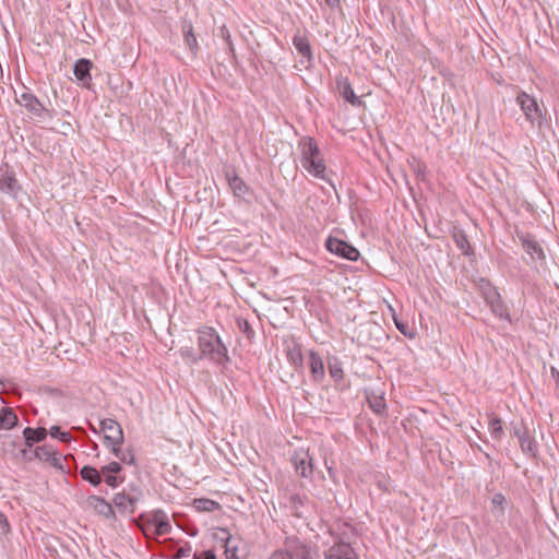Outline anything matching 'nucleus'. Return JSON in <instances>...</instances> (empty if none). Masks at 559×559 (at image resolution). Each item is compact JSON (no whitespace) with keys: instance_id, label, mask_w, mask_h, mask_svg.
Segmentation results:
<instances>
[{"instance_id":"1","label":"nucleus","mask_w":559,"mask_h":559,"mask_svg":"<svg viewBox=\"0 0 559 559\" xmlns=\"http://www.w3.org/2000/svg\"><path fill=\"white\" fill-rule=\"evenodd\" d=\"M198 345L202 359H207L219 366L229 362L227 347L214 328L202 326L198 329Z\"/></svg>"},{"instance_id":"2","label":"nucleus","mask_w":559,"mask_h":559,"mask_svg":"<svg viewBox=\"0 0 559 559\" xmlns=\"http://www.w3.org/2000/svg\"><path fill=\"white\" fill-rule=\"evenodd\" d=\"M299 148L301 151L302 167L316 178L328 180V171L322 153L313 139L309 136L300 139Z\"/></svg>"},{"instance_id":"3","label":"nucleus","mask_w":559,"mask_h":559,"mask_svg":"<svg viewBox=\"0 0 559 559\" xmlns=\"http://www.w3.org/2000/svg\"><path fill=\"white\" fill-rule=\"evenodd\" d=\"M140 520V527L147 538L168 534L171 530L168 514L159 509L141 515Z\"/></svg>"},{"instance_id":"4","label":"nucleus","mask_w":559,"mask_h":559,"mask_svg":"<svg viewBox=\"0 0 559 559\" xmlns=\"http://www.w3.org/2000/svg\"><path fill=\"white\" fill-rule=\"evenodd\" d=\"M481 294L487 306L496 317L507 321L511 320L508 307L495 287H492L490 284H487L483 287Z\"/></svg>"},{"instance_id":"5","label":"nucleus","mask_w":559,"mask_h":559,"mask_svg":"<svg viewBox=\"0 0 559 559\" xmlns=\"http://www.w3.org/2000/svg\"><path fill=\"white\" fill-rule=\"evenodd\" d=\"M516 104L521 107L526 120L532 126H540L543 122V112L537 100L525 92H520L516 96Z\"/></svg>"},{"instance_id":"6","label":"nucleus","mask_w":559,"mask_h":559,"mask_svg":"<svg viewBox=\"0 0 559 559\" xmlns=\"http://www.w3.org/2000/svg\"><path fill=\"white\" fill-rule=\"evenodd\" d=\"M292 463L296 473L304 478L311 477L313 473V459L308 450L298 449L292 456Z\"/></svg>"},{"instance_id":"7","label":"nucleus","mask_w":559,"mask_h":559,"mask_svg":"<svg viewBox=\"0 0 559 559\" xmlns=\"http://www.w3.org/2000/svg\"><path fill=\"white\" fill-rule=\"evenodd\" d=\"M325 247L331 253L340 255L349 261H357L359 258V251L354 246L337 238H328Z\"/></svg>"},{"instance_id":"8","label":"nucleus","mask_w":559,"mask_h":559,"mask_svg":"<svg viewBox=\"0 0 559 559\" xmlns=\"http://www.w3.org/2000/svg\"><path fill=\"white\" fill-rule=\"evenodd\" d=\"M141 488H135L134 492H127L123 490L115 495L114 504L121 512L133 513L135 511V506L141 500Z\"/></svg>"},{"instance_id":"9","label":"nucleus","mask_w":559,"mask_h":559,"mask_svg":"<svg viewBox=\"0 0 559 559\" xmlns=\"http://www.w3.org/2000/svg\"><path fill=\"white\" fill-rule=\"evenodd\" d=\"M100 429L104 432L105 444L121 445L123 442V432L120 425L110 418L103 419L100 421Z\"/></svg>"},{"instance_id":"10","label":"nucleus","mask_w":559,"mask_h":559,"mask_svg":"<svg viewBox=\"0 0 559 559\" xmlns=\"http://www.w3.org/2000/svg\"><path fill=\"white\" fill-rule=\"evenodd\" d=\"M16 102L21 106L26 108L35 117L40 118L46 111L44 105L37 99V97L34 94L29 92H23L20 95H17Z\"/></svg>"},{"instance_id":"11","label":"nucleus","mask_w":559,"mask_h":559,"mask_svg":"<svg viewBox=\"0 0 559 559\" xmlns=\"http://www.w3.org/2000/svg\"><path fill=\"white\" fill-rule=\"evenodd\" d=\"M325 559H358L350 545L338 543L324 554Z\"/></svg>"},{"instance_id":"12","label":"nucleus","mask_w":559,"mask_h":559,"mask_svg":"<svg viewBox=\"0 0 559 559\" xmlns=\"http://www.w3.org/2000/svg\"><path fill=\"white\" fill-rule=\"evenodd\" d=\"M92 67V61L85 58H81L74 63L73 73L78 81H80L84 86H87L92 81L90 73Z\"/></svg>"},{"instance_id":"13","label":"nucleus","mask_w":559,"mask_h":559,"mask_svg":"<svg viewBox=\"0 0 559 559\" xmlns=\"http://www.w3.org/2000/svg\"><path fill=\"white\" fill-rule=\"evenodd\" d=\"M514 433L519 438L522 451L532 456H535L537 453V443L534 440V438L531 437L528 431L526 429H524L523 431L521 429H515Z\"/></svg>"},{"instance_id":"14","label":"nucleus","mask_w":559,"mask_h":559,"mask_svg":"<svg viewBox=\"0 0 559 559\" xmlns=\"http://www.w3.org/2000/svg\"><path fill=\"white\" fill-rule=\"evenodd\" d=\"M86 506L106 518H110L114 514L112 506L98 496H90L86 499Z\"/></svg>"},{"instance_id":"15","label":"nucleus","mask_w":559,"mask_h":559,"mask_svg":"<svg viewBox=\"0 0 559 559\" xmlns=\"http://www.w3.org/2000/svg\"><path fill=\"white\" fill-rule=\"evenodd\" d=\"M309 367L316 381H321L324 378L323 360L314 350L309 352Z\"/></svg>"},{"instance_id":"16","label":"nucleus","mask_w":559,"mask_h":559,"mask_svg":"<svg viewBox=\"0 0 559 559\" xmlns=\"http://www.w3.org/2000/svg\"><path fill=\"white\" fill-rule=\"evenodd\" d=\"M226 177L228 180V185H229L235 197L243 198L248 193V191H249L248 186L235 173H233V174L227 173Z\"/></svg>"},{"instance_id":"17","label":"nucleus","mask_w":559,"mask_h":559,"mask_svg":"<svg viewBox=\"0 0 559 559\" xmlns=\"http://www.w3.org/2000/svg\"><path fill=\"white\" fill-rule=\"evenodd\" d=\"M23 437L25 439V444L27 448H32L34 443L43 441L47 437L46 428H31L26 427L23 430Z\"/></svg>"},{"instance_id":"18","label":"nucleus","mask_w":559,"mask_h":559,"mask_svg":"<svg viewBox=\"0 0 559 559\" xmlns=\"http://www.w3.org/2000/svg\"><path fill=\"white\" fill-rule=\"evenodd\" d=\"M522 246L527 254L531 255L532 259L536 260H544L545 259V252L540 245L532 239L531 237H523L522 238Z\"/></svg>"},{"instance_id":"19","label":"nucleus","mask_w":559,"mask_h":559,"mask_svg":"<svg viewBox=\"0 0 559 559\" xmlns=\"http://www.w3.org/2000/svg\"><path fill=\"white\" fill-rule=\"evenodd\" d=\"M337 88L343 98L352 105H360V99L354 93V90L347 79H341L337 81Z\"/></svg>"},{"instance_id":"20","label":"nucleus","mask_w":559,"mask_h":559,"mask_svg":"<svg viewBox=\"0 0 559 559\" xmlns=\"http://www.w3.org/2000/svg\"><path fill=\"white\" fill-rule=\"evenodd\" d=\"M293 44L302 57L307 58L309 61L312 59L310 44L305 34H301L300 32L296 33L293 37Z\"/></svg>"},{"instance_id":"21","label":"nucleus","mask_w":559,"mask_h":559,"mask_svg":"<svg viewBox=\"0 0 559 559\" xmlns=\"http://www.w3.org/2000/svg\"><path fill=\"white\" fill-rule=\"evenodd\" d=\"M0 190L9 195L15 197L19 190V183L12 174L4 173L0 175Z\"/></svg>"},{"instance_id":"22","label":"nucleus","mask_w":559,"mask_h":559,"mask_svg":"<svg viewBox=\"0 0 559 559\" xmlns=\"http://www.w3.org/2000/svg\"><path fill=\"white\" fill-rule=\"evenodd\" d=\"M17 416L11 407H3L0 411V430H8L17 424Z\"/></svg>"},{"instance_id":"23","label":"nucleus","mask_w":559,"mask_h":559,"mask_svg":"<svg viewBox=\"0 0 559 559\" xmlns=\"http://www.w3.org/2000/svg\"><path fill=\"white\" fill-rule=\"evenodd\" d=\"M80 475L83 480L88 481L93 486H98L102 483V469L98 471L93 466H83L80 471Z\"/></svg>"},{"instance_id":"24","label":"nucleus","mask_w":559,"mask_h":559,"mask_svg":"<svg viewBox=\"0 0 559 559\" xmlns=\"http://www.w3.org/2000/svg\"><path fill=\"white\" fill-rule=\"evenodd\" d=\"M109 448L120 462L129 465L135 463V455L131 449H121V445H110Z\"/></svg>"},{"instance_id":"25","label":"nucleus","mask_w":559,"mask_h":559,"mask_svg":"<svg viewBox=\"0 0 559 559\" xmlns=\"http://www.w3.org/2000/svg\"><path fill=\"white\" fill-rule=\"evenodd\" d=\"M178 353L185 362L189 365H194L202 359L200 350L197 352L192 346H183Z\"/></svg>"},{"instance_id":"26","label":"nucleus","mask_w":559,"mask_h":559,"mask_svg":"<svg viewBox=\"0 0 559 559\" xmlns=\"http://www.w3.org/2000/svg\"><path fill=\"white\" fill-rule=\"evenodd\" d=\"M453 240L456 247L462 251V253L466 255L472 253V247L469 245L467 236L463 230H455L453 233Z\"/></svg>"},{"instance_id":"27","label":"nucleus","mask_w":559,"mask_h":559,"mask_svg":"<svg viewBox=\"0 0 559 559\" xmlns=\"http://www.w3.org/2000/svg\"><path fill=\"white\" fill-rule=\"evenodd\" d=\"M287 551L294 555V559H312L310 557V549L305 544L292 545Z\"/></svg>"},{"instance_id":"28","label":"nucleus","mask_w":559,"mask_h":559,"mask_svg":"<svg viewBox=\"0 0 559 559\" xmlns=\"http://www.w3.org/2000/svg\"><path fill=\"white\" fill-rule=\"evenodd\" d=\"M328 365L330 376L336 381L341 380L343 378V367L341 361L336 357H333L329 359Z\"/></svg>"},{"instance_id":"29","label":"nucleus","mask_w":559,"mask_h":559,"mask_svg":"<svg viewBox=\"0 0 559 559\" xmlns=\"http://www.w3.org/2000/svg\"><path fill=\"white\" fill-rule=\"evenodd\" d=\"M194 507L199 511L212 512V511H215L216 509H218L219 504L213 500L203 498V499H195Z\"/></svg>"},{"instance_id":"30","label":"nucleus","mask_w":559,"mask_h":559,"mask_svg":"<svg viewBox=\"0 0 559 559\" xmlns=\"http://www.w3.org/2000/svg\"><path fill=\"white\" fill-rule=\"evenodd\" d=\"M34 455L40 461L48 462L55 455V451L50 445H41L34 450Z\"/></svg>"},{"instance_id":"31","label":"nucleus","mask_w":559,"mask_h":559,"mask_svg":"<svg viewBox=\"0 0 559 559\" xmlns=\"http://www.w3.org/2000/svg\"><path fill=\"white\" fill-rule=\"evenodd\" d=\"M490 435L495 439H500L502 436V423L499 418H493L489 423Z\"/></svg>"},{"instance_id":"32","label":"nucleus","mask_w":559,"mask_h":559,"mask_svg":"<svg viewBox=\"0 0 559 559\" xmlns=\"http://www.w3.org/2000/svg\"><path fill=\"white\" fill-rule=\"evenodd\" d=\"M237 551H238L237 545L234 543V540L230 537H228L226 539V545H225L226 559H239Z\"/></svg>"},{"instance_id":"33","label":"nucleus","mask_w":559,"mask_h":559,"mask_svg":"<svg viewBox=\"0 0 559 559\" xmlns=\"http://www.w3.org/2000/svg\"><path fill=\"white\" fill-rule=\"evenodd\" d=\"M370 407L377 414H382L385 408V401L382 396H374L369 400Z\"/></svg>"},{"instance_id":"34","label":"nucleus","mask_w":559,"mask_h":559,"mask_svg":"<svg viewBox=\"0 0 559 559\" xmlns=\"http://www.w3.org/2000/svg\"><path fill=\"white\" fill-rule=\"evenodd\" d=\"M50 436L52 438H57V439H59L60 441H63V442H68V441L71 440L70 433L66 432V431H61L59 426H52L50 428Z\"/></svg>"},{"instance_id":"35","label":"nucleus","mask_w":559,"mask_h":559,"mask_svg":"<svg viewBox=\"0 0 559 559\" xmlns=\"http://www.w3.org/2000/svg\"><path fill=\"white\" fill-rule=\"evenodd\" d=\"M122 467L118 462H110L109 464L102 467V474L119 475Z\"/></svg>"},{"instance_id":"36","label":"nucleus","mask_w":559,"mask_h":559,"mask_svg":"<svg viewBox=\"0 0 559 559\" xmlns=\"http://www.w3.org/2000/svg\"><path fill=\"white\" fill-rule=\"evenodd\" d=\"M185 32V41H186V45L191 48V49H194L198 47V41H197V38L193 34V31H192V26L190 25L188 29H183Z\"/></svg>"},{"instance_id":"37","label":"nucleus","mask_w":559,"mask_h":559,"mask_svg":"<svg viewBox=\"0 0 559 559\" xmlns=\"http://www.w3.org/2000/svg\"><path fill=\"white\" fill-rule=\"evenodd\" d=\"M103 476L105 477V483L112 487V488H116L118 487L120 484L123 483V477H121L120 475H107V474H103Z\"/></svg>"},{"instance_id":"38","label":"nucleus","mask_w":559,"mask_h":559,"mask_svg":"<svg viewBox=\"0 0 559 559\" xmlns=\"http://www.w3.org/2000/svg\"><path fill=\"white\" fill-rule=\"evenodd\" d=\"M391 311H393V320H394V323H395V326L396 329L402 333L404 334L405 336H408L411 335L408 333V325L407 323L403 322L401 319H399L396 317V314L394 313V310L391 308Z\"/></svg>"},{"instance_id":"39","label":"nucleus","mask_w":559,"mask_h":559,"mask_svg":"<svg viewBox=\"0 0 559 559\" xmlns=\"http://www.w3.org/2000/svg\"><path fill=\"white\" fill-rule=\"evenodd\" d=\"M10 532V524L7 516L0 512V538L7 536Z\"/></svg>"},{"instance_id":"40","label":"nucleus","mask_w":559,"mask_h":559,"mask_svg":"<svg viewBox=\"0 0 559 559\" xmlns=\"http://www.w3.org/2000/svg\"><path fill=\"white\" fill-rule=\"evenodd\" d=\"M288 359L294 365H301V362H302V355H301L300 349L299 348L290 349L289 353H288Z\"/></svg>"},{"instance_id":"41","label":"nucleus","mask_w":559,"mask_h":559,"mask_svg":"<svg viewBox=\"0 0 559 559\" xmlns=\"http://www.w3.org/2000/svg\"><path fill=\"white\" fill-rule=\"evenodd\" d=\"M412 167L417 177H424L426 165L416 158H413Z\"/></svg>"},{"instance_id":"42","label":"nucleus","mask_w":559,"mask_h":559,"mask_svg":"<svg viewBox=\"0 0 559 559\" xmlns=\"http://www.w3.org/2000/svg\"><path fill=\"white\" fill-rule=\"evenodd\" d=\"M191 551H192L191 546L186 544L185 546H181L178 548V550L174 555L173 559H182L185 557H189Z\"/></svg>"},{"instance_id":"43","label":"nucleus","mask_w":559,"mask_h":559,"mask_svg":"<svg viewBox=\"0 0 559 559\" xmlns=\"http://www.w3.org/2000/svg\"><path fill=\"white\" fill-rule=\"evenodd\" d=\"M506 502V498L502 493H496L491 498V503L495 508H499L501 513L503 512L504 508L503 504Z\"/></svg>"},{"instance_id":"44","label":"nucleus","mask_w":559,"mask_h":559,"mask_svg":"<svg viewBox=\"0 0 559 559\" xmlns=\"http://www.w3.org/2000/svg\"><path fill=\"white\" fill-rule=\"evenodd\" d=\"M270 559H294V555L286 550L275 551Z\"/></svg>"},{"instance_id":"45","label":"nucleus","mask_w":559,"mask_h":559,"mask_svg":"<svg viewBox=\"0 0 559 559\" xmlns=\"http://www.w3.org/2000/svg\"><path fill=\"white\" fill-rule=\"evenodd\" d=\"M194 559H216L215 555L211 550L203 551L199 555H193Z\"/></svg>"},{"instance_id":"46","label":"nucleus","mask_w":559,"mask_h":559,"mask_svg":"<svg viewBox=\"0 0 559 559\" xmlns=\"http://www.w3.org/2000/svg\"><path fill=\"white\" fill-rule=\"evenodd\" d=\"M330 8H337L340 5V0H324Z\"/></svg>"},{"instance_id":"47","label":"nucleus","mask_w":559,"mask_h":559,"mask_svg":"<svg viewBox=\"0 0 559 559\" xmlns=\"http://www.w3.org/2000/svg\"><path fill=\"white\" fill-rule=\"evenodd\" d=\"M135 488H140V487L138 485L132 484L129 486V490L127 492H134Z\"/></svg>"},{"instance_id":"48","label":"nucleus","mask_w":559,"mask_h":559,"mask_svg":"<svg viewBox=\"0 0 559 559\" xmlns=\"http://www.w3.org/2000/svg\"><path fill=\"white\" fill-rule=\"evenodd\" d=\"M223 35L229 37L228 31H226V33H223Z\"/></svg>"},{"instance_id":"49","label":"nucleus","mask_w":559,"mask_h":559,"mask_svg":"<svg viewBox=\"0 0 559 559\" xmlns=\"http://www.w3.org/2000/svg\"><path fill=\"white\" fill-rule=\"evenodd\" d=\"M326 181H329L331 183L332 188H335V185H333L329 178Z\"/></svg>"}]
</instances>
